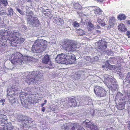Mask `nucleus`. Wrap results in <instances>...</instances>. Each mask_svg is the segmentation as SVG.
I'll list each match as a JSON object with an SVG mask.
<instances>
[{
    "label": "nucleus",
    "instance_id": "obj_1",
    "mask_svg": "<svg viewBox=\"0 0 130 130\" xmlns=\"http://www.w3.org/2000/svg\"><path fill=\"white\" fill-rule=\"evenodd\" d=\"M47 45V42L43 39L35 41L31 47V51L34 53H40L44 51Z\"/></svg>",
    "mask_w": 130,
    "mask_h": 130
},
{
    "label": "nucleus",
    "instance_id": "obj_2",
    "mask_svg": "<svg viewBox=\"0 0 130 130\" xmlns=\"http://www.w3.org/2000/svg\"><path fill=\"white\" fill-rule=\"evenodd\" d=\"M76 42L70 39H65L63 42V48L67 51L70 52L74 51L77 48Z\"/></svg>",
    "mask_w": 130,
    "mask_h": 130
},
{
    "label": "nucleus",
    "instance_id": "obj_3",
    "mask_svg": "<svg viewBox=\"0 0 130 130\" xmlns=\"http://www.w3.org/2000/svg\"><path fill=\"white\" fill-rule=\"evenodd\" d=\"M30 58V57L24 56L21 54L18 53L11 55L9 59L12 63L15 64L19 62H24L23 61H29Z\"/></svg>",
    "mask_w": 130,
    "mask_h": 130
},
{
    "label": "nucleus",
    "instance_id": "obj_4",
    "mask_svg": "<svg viewBox=\"0 0 130 130\" xmlns=\"http://www.w3.org/2000/svg\"><path fill=\"white\" fill-rule=\"evenodd\" d=\"M115 100L118 101L119 102L116 106L118 109L120 110L123 109L124 108L126 102L122 94L120 92H118L116 96Z\"/></svg>",
    "mask_w": 130,
    "mask_h": 130
},
{
    "label": "nucleus",
    "instance_id": "obj_5",
    "mask_svg": "<svg viewBox=\"0 0 130 130\" xmlns=\"http://www.w3.org/2000/svg\"><path fill=\"white\" fill-rule=\"evenodd\" d=\"M6 116L2 114H0V128L1 126H3V129H0V130H8V124L7 119H5Z\"/></svg>",
    "mask_w": 130,
    "mask_h": 130
},
{
    "label": "nucleus",
    "instance_id": "obj_6",
    "mask_svg": "<svg viewBox=\"0 0 130 130\" xmlns=\"http://www.w3.org/2000/svg\"><path fill=\"white\" fill-rule=\"evenodd\" d=\"M106 84L110 89L113 90L116 89V85L115 80L111 78L107 77L105 80Z\"/></svg>",
    "mask_w": 130,
    "mask_h": 130
},
{
    "label": "nucleus",
    "instance_id": "obj_7",
    "mask_svg": "<svg viewBox=\"0 0 130 130\" xmlns=\"http://www.w3.org/2000/svg\"><path fill=\"white\" fill-rule=\"evenodd\" d=\"M94 91L96 95L101 97L105 96L106 93L104 89L99 86H96L94 88Z\"/></svg>",
    "mask_w": 130,
    "mask_h": 130
},
{
    "label": "nucleus",
    "instance_id": "obj_8",
    "mask_svg": "<svg viewBox=\"0 0 130 130\" xmlns=\"http://www.w3.org/2000/svg\"><path fill=\"white\" fill-rule=\"evenodd\" d=\"M68 53H63L59 55L56 57V60L58 63H65L67 62V57Z\"/></svg>",
    "mask_w": 130,
    "mask_h": 130
},
{
    "label": "nucleus",
    "instance_id": "obj_9",
    "mask_svg": "<svg viewBox=\"0 0 130 130\" xmlns=\"http://www.w3.org/2000/svg\"><path fill=\"white\" fill-rule=\"evenodd\" d=\"M77 123H67L64 124L62 128L64 130H75Z\"/></svg>",
    "mask_w": 130,
    "mask_h": 130
},
{
    "label": "nucleus",
    "instance_id": "obj_10",
    "mask_svg": "<svg viewBox=\"0 0 130 130\" xmlns=\"http://www.w3.org/2000/svg\"><path fill=\"white\" fill-rule=\"evenodd\" d=\"M27 20L29 24L34 26L37 27L39 25V21L37 17H33L31 19L30 18H27Z\"/></svg>",
    "mask_w": 130,
    "mask_h": 130
},
{
    "label": "nucleus",
    "instance_id": "obj_11",
    "mask_svg": "<svg viewBox=\"0 0 130 130\" xmlns=\"http://www.w3.org/2000/svg\"><path fill=\"white\" fill-rule=\"evenodd\" d=\"M26 74H27L28 77L35 79H36L37 77H40L41 75V73L39 71H34L31 72H27Z\"/></svg>",
    "mask_w": 130,
    "mask_h": 130
},
{
    "label": "nucleus",
    "instance_id": "obj_12",
    "mask_svg": "<svg viewBox=\"0 0 130 130\" xmlns=\"http://www.w3.org/2000/svg\"><path fill=\"white\" fill-rule=\"evenodd\" d=\"M68 102L70 107H76L77 106L76 98L73 96L70 97L68 99Z\"/></svg>",
    "mask_w": 130,
    "mask_h": 130
},
{
    "label": "nucleus",
    "instance_id": "obj_13",
    "mask_svg": "<svg viewBox=\"0 0 130 130\" xmlns=\"http://www.w3.org/2000/svg\"><path fill=\"white\" fill-rule=\"evenodd\" d=\"M75 56L72 53H68L67 57V62L69 63H73L76 60Z\"/></svg>",
    "mask_w": 130,
    "mask_h": 130
},
{
    "label": "nucleus",
    "instance_id": "obj_14",
    "mask_svg": "<svg viewBox=\"0 0 130 130\" xmlns=\"http://www.w3.org/2000/svg\"><path fill=\"white\" fill-rule=\"evenodd\" d=\"M10 37L11 38L10 41L16 40L20 36V34L18 30H14L11 32L9 35Z\"/></svg>",
    "mask_w": 130,
    "mask_h": 130
},
{
    "label": "nucleus",
    "instance_id": "obj_15",
    "mask_svg": "<svg viewBox=\"0 0 130 130\" xmlns=\"http://www.w3.org/2000/svg\"><path fill=\"white\" fill-rule=\"evenodd\" d=\"M25 39L24 38H19V37L16 40H14L10 41V43L12 46L16 47L19 44L23 43L25 41Z\"/></svg>",
    "mask_w": 130,
    "mask_h": 130
},
{
    "label": "nucleus",
    "instance_id": "obj_16",
    "mask_svg": "<svg viewBox=\"0 0 130 130\" xmlns=\"http://www.w3.org/2000/svg\"><path fill=\"white\" fill-rule=\"evenodd\" d=\"M8 34V31L7 30H0V42H2L3 40L6 38H7L5 37L7 36V37Z\"/></svg>",
    "mask_w": 130,
    "mask_h": 130
},
{
    "label": "nucleus",
    "instance_id": "obj_17",
    "mask_svg": "<svg viewBox=\"0 0 130 130\" xmlns=\"http://www.w3.org/2000/svg\"><path fill=\"white\" fill-rule=\"evenodd\" d=\"M85 122L86 125V126L88 128H91V130H98V128L97 126L96 125L93 124L88 120H86Z\"/></svg>",
    "mask_w": 130,
    "mask_h": 130
},
{
    "label": "nucleus",
    "instance_id": "obj_18",
    "mask_svg": "<svg viewBox=\"0 0 130 130\" xmlns=\"http://www.w3.org/2000/svg\"><path fill=\"white\" fill-rule=\"evenodd\" d=\"M116 20L115 17H111L109 20L108 27L111 28L113 27L116 23Z\"/></svg>",
    "mask_w": 130,
    "mask_h": 130
},
{
    "label": "nucleus",
    "instance_id": "obj_19",
    "mask_svg": "<svg viewBox=\"0 0 130 130\" xmlns=\"http://www.w3.org/2000/svg\"><path fill=\"white\" fill-rule=\"evenodd\" d=\"M50 58L49 56L47 55H45L42 59V62L45 64H48V62H50V64H48L50 66H51L52 64L51 61H49Z\"/></svg>",
    "mask_w": 130,
    "mask_h": 130
},
{
    "label": "nucleus",
    "instance_id": "obj_20",
    "mask_svg": "<svg viewBox=\"0 0 130 130\" xmlns=\"http://www.w3.org/2000/svg\"><path fill=\"white\" fill-rule=\"evenodd\" d=\"M25 81L27 83L28 85H32L34 83L35 79L33 78L28 77V76H27V77H26L25 78Z\"/></svg>",
    "mask_w": 130,
    "mask_h": 130
},
{
    "label": "nucleus",
    "instance_id": "obj_21",
    "mask_svg": "<svg viewBox=\"0 0 130 130\" xmlns=\"http://www.w3.org/2000/svg\"><path fill=\"white\" fill-rule=\"evenodd\" d=\"M119 30L122 32H125L127 30V29L125 27V25L123 23H120L118 26Z\"/></svg>",
    "mask_w": 130,
    "mask_h": 130
},
{
    "label": "nucleus",
    "instance_id": "obj_22",
    "mask_svg": "<svg viewBox=\"0 0 130 130\" xmlns=\"http://www.w3.org/2000/svg\"><path fill=\"white\" fill-rule=\"evenodd\" d=\"M126 15L123 13H120L118 15L117 17V19L120 21L124 20L126 19Z\"/></svg>",
    "mask_w": 130,
    "mask_h": 130
},
{
    "label": "nucleus",
    "instance_id": "obj_23",
    "mask_svg": "<svg viewBox=\"0 0 130 130\" xmlns=\"http://www.w3.org/2000/svg\"><path fill=\"white\" fill-rule=\"evenodd\" d=\"M54 22L55 23L58 25H62L63 23V21L61 18L54 19Z\"/></svg>",
    "mask_w": 130,
    "mask_h": 130
},
{
    "label": "nucleus",
    "instance_id": "obj_24",
    "mask_svg": "<svg viewBox=\"0 0 130 130\" xmlns=\"http://www.w3.org/2000/svg\"><path fill=\"white\" fill-rule=\"evenodd\" d=\"M73 6L74 9L79 10H81L82 8L81 5L78 3H74Z\"/></svg>",
    "mask_w": 130,
    "mask_h": 130
},
{
    "label": "nucleus",
    "instance_id": "obj_25",
    "mask_svg": "<svg viewBox=\"0 0 130 130\" xmlns=\"http://www.w3.org/2000/svg\"><path fill=\"white\" fill-rule=\"evenodd\" d=\"M77 33L80 36H83L85 34L84 31L81 29H77L76 30Z\"/></svg>",
    "mask_w": 130,
    "mask_h": 130
},
{
    "label": "nucleus",
    "instance_id": "obj_26",
    "mask_svg": "<svg viewBox=\"0 0 130 130\" xmlns=\"http://www.w3.org/2000/svg\"><path fill=\"white\" fill-rule=\"evenodd\" d=\"M97 22L99 23V24L101 25V26L103 27L105 25V23L102 21L100 18H98V19Z\"/></svg>",
    "mask_w": 130,
    "mask_h": 130
},
{
    "label": "nucleus",
    "instance_id": "obj_27",
    "mask_svg": "<svg viewBox=\"0 0 130 130\" xmlns=\"http://www.w3.org/2000/svg\"><path fill=\"white\" fill-rule=\"evenodd\" d=\"M94 13L95 14L100 15L101 13V12L102 11L101 9L99 8H96L94 10Z\"/></svg>",
    "mask_w": 130,
    "mask_h": 130
},
{
    "label": "nucleus",
    "instance_id": "obj_28",
    "mask_svg": "<svg viewBox=\"0 0 130 130\" xmlns=\"http://www.w3.org/2000/svg\"><path fill=\"white\" fill-rule=\"evenodd\" d=\"M76 130H85L83 127L78 123H77L75 128Z\"/></svg>",
    "mask_w": 130,
    "mask_h": 130
},
{
    "label": "nucleus",
    "instance_id": "obj_29",
    "mask_svg": "<svg viewBox=\"0 0 130 130\" xmlns=\"http://www.w3.org/2000/svg\"><path fill=\"white\" fill-rule=\"evenodd\" d=\"M51 13V11L49 9H46L44 11V14L45 15H50Z\"/></svg>",
    "mask_w": 130,
    "mask_h": 130
},
{
    "label": "nucleus",
    "instance_id": "obj_30",
    "mask_svg": "<svg viewBox=\"0 0 130 130\" xmlns=\"http://www.w3.org/2000/svg\"><path fill=\"white\" fill-rule=\"evenodd\" d=\"M34 15V14L33 12L32 11H31L29 12L28 13V15H27V16L28 17V18H31V19L33 18L32 17V16Z\"/></svg>",
    "mask_w": 130,
    "mask_h": 130
},
{
    "label": "nucleus",
    "instance_id": "obj_31",
    "mask_svg": "<svg viewBox=\"0 0 130 130\" xmlns=\"http://www.w3.org/2000/svg\"><path fill=\"white\" fill-rule=\"evenodd\" d=\"M126 79L127 81L130 83V72H128L127 74Z\"/></svg>",
    "mask_w": 130,
    "mask_h": 130
},
{
    "label": "nucleus",
    "instance_id": "obj_32",
    "mask_svg": "<svg viewBox=\"0 0 130 130\" xmlns=\"http://www.w3.org/2000/svg\"><path fill=\"white\" fill-rule=\"evenodd\" d=\"M2 3L5 6H6L8 4L6 0H0V3Z\"/></svg>",
    "mask_w": 130,
    "mask_h": 130
},
{
    "label": "nucleus",
    "instance_id": "obj_33",
    "mask_svg": "<svg viewBox=\"0 0 130 130\" xmlns=\"http://www.w3.org/2000/svg\"><path fill=\"white\" fill-rule=\"evenodd\" d=\"M73 24L74 27H78L79 26V24L77 21H75L74 22Z\"/></svg>",
    "mask_w": 130,
    "mask_h": 130
},
{
    "label": "nucleus",
    "instance_id": "obj_34",
    "mask_svg": "<svg viewBox=\"0 0 130 130\" xmlns=\"http://www.w3.org/2000/svg\"><path fill=\"white\" fill-rule=\"evenodd\" d=\"M101 33V31L100 30H95V31L93 32V34L94 35L97 34H100Z\"/></svg>",
    "mask_w": 130,
    "mask_h": 130
},
{
    "label": "nucleus",
    "instance_id": "obj_35",
    "mask_svg": "<svg viewBox=\"0 0 130 130\" xmlns=\"http://www.w3.org/2000/svg\"><path fill=\"white\" fill-rule=\"evenodd\" d=\"M17 10L20 13V14L22 15H23L24 14V12L22 11L19 8H17Z\"/></svg>",
    "mask_w": 130,
    "mask_h": 130
},
{
    "label": "nucleus",
    "instance_id": "obj_36",
    "mask_svg": "<svg viewBox=\"0 0 130 130\" xmlns=\"http://www.w3.org/2000/svg\"><path fill=\"white\" fill-rule=\"evenodd\" d=\"M22 106L24 107H25V108H28V105L27 104L25 103L24 101L23 102H23H22Z\"/></svg>",
    "mask_w": 130,
    "mask_h": 130
},
{
    "label": "nucleus",
    "instance_id": "obj_37",
    "mask_svg": "<svg viewBox=\"0 0 130 130\" xmlns=\"http://www.w3.org/2000/svg\"><path fill=\"white\" fill-rule=\"evenodd\" d=\"M13 11L12 9H9V15H12L13 14Z\"/></svg>",
    "mask_w": 130,
    "mask_h": 130
},
{
    "label": "nucleus",
    "instance_id": "obj_38",
    "mask_svg": "<svg viewBox=\"0 0 130 130\" xmlns=\"http://www.w3.org/2000/svg\"><path fill=\"white\" fill-rule=\"evenodd\" d=\"M20 117H21V118H23L24 117V116H21ZM25 120H26L25 119H20V121H21V122H22L23 121H25Z\"/></svg>",
    "mask_w": 130,
    "mask_h": 130
},
{
    "label": "nucleus",
    "instance_id": "obj_39",
    "mask_svg": "<svg viewBox=\"0 0 130 130\" xmlns=\"http://www.w3.org/2000/svg\"><path fill=\"white\" fill-rule=\"evenodd\" d=\"M126 36L128 38H130V31H128L126 32Z\"/></svg>",
    "mask_w": 130,
    "mask_h": 130
},
{
    "label": "nucleus",
    "instance_id": "obj_40",
    "mask_svg": "<svg viewBox=\"0 0 130 130\" xmlns=\"http://www.w3.org/2000/svg\"><path fill=\"white\" fill-rule=\"evenodd\" d=\"M88 26L90 28H93L94 26L91 23H89V24Z\"/></svg>",
    "mask_w": 130,
    "mask_h": 130
},
{
    "label": "nucleus",
    "instance_id": "obj_41",
    "mask_svg": "<svg viewBox=\"0 0 130 130\" xmlns=\"http://www.w3.org/2000/svg\"><path fill=\"white\" fill-rule=\"evenodd\" d=\"M1 15H5L6 14V12L5 10H3L1 11Z\"/></svg>",
    "mask_w": 130,
    "mask_h": 130
},
{
    "label": "nucleus",
    "instance_id": "obj_42",
    "mask_svg": "<svg viewBox=\"0 0 130 130\" xmlns=\"http://www.w3.org/2000/svg\"><path fill=\"white\" fill-rule=\"evenodd\" d=\"M13 128V127L11 125L10 126V127L9 126V130H10L12 129Z\"/></svg>",
    "mask_w": 130,
    "mask_h": 130
},
{
    "label": "nucleus",
    "instance_id": "obj_43",
    "mask_svg": "<svg viewBox=\"0 0 130 130\" xmlns=\"http://www.w3.org/2000/svg\"><path fill=\"white\" fill-rule=\"evenodd\" d=\"M113 130V128L112 127H110V128H107V129H106V130Z\"/></svg>",
    "mask_w": 130,
    "mask_h": 130
},
{
    "label": "nucleus",
    "instance_id": "obj_44",
    "mask_svg": "<svg viewBox=\"0 0 130 130\" xmlns=\"http://www.w3.org/2000/svg\"><path fill=\"white\" fill-rule=\"evenodd\" d=\"M126 22L127 24L130 25V20H127Z\"/></svg>",
    "mask_w": 130,
    "mask_h": 130
},
{
    "label": "nucleus",
    "instance_id": "obj_45",
    "mask_svg": "<svg viewBox=\"0 0 130 130\" xmlns=\"http://www.w3.org/2000/svg\"><path fill=\"white\" fill-rule=\"evenodd\" d=\"M101 28V27L99 25H97L96 27V29H99Z\"/></svg>",
    "mask_w": 130,
    "mask_h": 130
},
{
    "label": "nucleus",
    "instance_id": "obj_46",
    "mask_svg": "<svg viewBox=\"0 0 130 130\" xmlns=\"http://www.w3.org/2000/svg\"><path fill=\"white\" fill-rule=\"evenodd\" d=\"M128 128L130 130V121H129V123L128 124Z\"/></svg>",
    "mask_w": 130,
    "mask_h": 130
},
{
    "label": "nucleus",
    "instance_id": "obj_47",
    "mask_svg": "<svg viewBox=\"0 0 130 130\" xmlns=\"http://www.w3.org/2000/svg\"><path fill=\"white\" fill-rule=\"evenodd\" d=\"M107 45L106 44H104L103 45V47H105L104 49L106 48H107Z\"/></svg>",
    "mask_w": 130,
    "mask_h": 130
},
{
    "label": "nucleus",
    "instance_id": "obj_48",
    "mask_svg": "<svg viewBox=\"0 0 130 130\" xmlns=\"http://www.w3.org/2000/svg\"><path fill=\"white\" fill-rule=\"evenodd\" d=\"M45 110V108L44 107H42V109L41 110L42 111V112H44Z\"/></svg>",
    "mask_w": 130,
    "mask_h": 130
},
{
    "label": "nucleus",
    "instance_id": "obj_49",
    "mask_svg": "<svg viewBox=\"0 0 130 130\" xmlns=\"http://www.w3.org/2000/svg\"><path fill=\"white\" fill-rule=\"evenodd\" d=\"M45 104V103H42V104H41V107H43V106Z\"/></svg>",
    "mask_w": 130,
    "mask_h": 130
},
{
    "label": "nucleus",
    "instance_id": "obj_50",
    "mask_svg": "<svg viewBox=\"0 0 130 130\" xmlns=\"http://www.w3.org/2000/svg\"><path fill=\"white\" fill-rule=\"evenodd\" d=\"M44 103H45V104H46V103L47 102V101L46 100H44Z\"/></svg>",
    "mask_w": 130,
    "mask_h": 130
},
{
    "label": "nucleus",
    "instance_id": "obj_51",
    "mask_svg": "<svg viewBox=\"0 0 130 130\" xmlns=\"http://www.w3.org/2000/svg\"><path fill=\"white\" fill-rule=\"evenodd\" d=\"M106 67V66L105 65H103L102 66V68H105Z\"/></svg>",
    "mask_w": 130,
    "mask_h": 130
},
{
    "label": "nucleus",
    "instance_id": "obj_52",
    "mask_svg": "<svg viewBox=\"0 0 130 130\" xmlns=\"http://www.w3.org/2000/svg\"><path fill=\"white\" fill-rule=\"evenodd\" d=\"M3 102V100H0V102Z\"/></svg>",
    "mask_w": 130,
    "mask_h": 130
},
{
    "label": "nucleus",
    "instance_id": "obj_53",
    "mask_svg": "<svg viewBox=\"0 0 130 130\" xmlns=\"http://www.w3.org/2000/svg\"><path fill=\"white\" fill-rule=\"evenodd\" d=\"M3 101L5 102V99H4V100H3Z\"/></svg>",
    "mask_w": 130,
    "mask_h": 130
},
{
    "label": "nucleus",
    "instance_id": "obj_54",
    "mask_svg": "<svg viewBox=\"0 0 130 130\" xmlns=\"http://www.w3.org/2000/svg\"><path fill=\"white\" fill-rule=\"evenodd\" d=\"M1 11H0V15H1Z\"/></svg>",
    "mask_w": 130,
    "mask_h": 130
},
{
    "label": "nucleus",
    "instance_id": "obj_55",
    "mask_svg": "<svg viewBox=\"0 0 130 130\" xmlns=\"http://www.w3.org/2000/svg\"><path fill=\"white\" fill-rule=\"evenodd\" d=\"M1 4L0 3V7H1Z\"/></svg>",
    "mask_w": 130,
    "mask_h": 130
},
{
    "label": "nucleus",
    "instance_id": "obj_56",
    "mask_svg": "<svg viewBox=\"0 0 130 130\" xmlns=\"http://www.w3.org/2000/svg\"><path fill=\"white\" fill-rule=\"evenodd\" d=\"M4 104V103H3L2 104V105H3Z\"/></svg>",
    "mask_w": 130,
    "mask_h": 130
},
{
    "label": "nucleus",
    "instance_id": "obj_57",
    "mask_svg": "<svg viewBox=\"0 0 130 130\" xmlns=\"http://www.w3.org/2000/svg\"><path fill=\"white\" fill-rule=\"evenodd\" d=\"M8 38H7V40H8Z\"/></svg>",
    "mask_w": 130,
    "mask_h": 130
},
{
    "label": "nucleus",
    "instance_id": "obj_58",
    "mask_svg": "<svg viewBox=\"0 0 130 130\" xmlns=\"http://www.w3.org/2000/svg\"><path fill=\"white\" fill-rule=\"evenodd\" d=\"M1 20V18H0V20Z\"/></svg>",
    "mask_w": 130,
    "mask_h": 130
}]
</instances>
